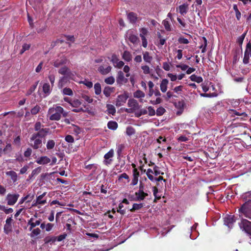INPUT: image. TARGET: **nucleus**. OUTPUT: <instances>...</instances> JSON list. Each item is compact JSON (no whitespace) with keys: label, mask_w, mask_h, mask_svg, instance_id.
I'll use <instances>...</instances> for the list:
<instances>
[{"label":"nucleus","mask_w":251,"mask_h":251,"mask_svg":"<svg viewBox=\"0 0 251 251\" xmlns=\"http://www.w3.org/2000/svg\"><path fill=\"white\" fill-rule=\"evenodd\" d=\"M30 146L34 149H38L42 147V137L38 136V134H36L35 133L32 135L30 139Z\"/></svg>","instance_id":"7ed1b4c3"},{"label":"nucleus","mask_w":251,"mask_h":251,"mask_svg":"<svg viewBox=\"0 0 251 251\" xmlns=\"http://www.w3.org/2000/svg\"><path fill=\"white\" fill-rule=\"evenodd\" d=\"M65 76L69 80L71 79L76 81V73L75 72L71 71L70 70H69Z\"/></svg>","instance_id":"cd10ccee"},{"label":"nucleus","mask_w":251,"mask_h":251,"mask_svg":"<svg viewBox=\"0 0 251 251\" xmlns=\"http://www.w3.org/2000/svg\"><path fill=\"white\" fill-rule=\"evenodd\" d=\"M190 79L197 83H201L203 79L201 76H197L195 75H192L190 76Z\"/></svg>","instance_id":"c9c22d12"},{"label":"nucleus","mask_w":251,"mask_h":251,"mask_svg":"<svg viewBox=\"0 0 251 251\" xmlns=\"http://www.w3.org/2000/svg\"><path fill=\"white\" fill-rule=\"evenodd\" d=\"M98 168V165L95 164H89L85 166V168L88 170H92V174H94L96 173V170Z\"/></svg>","instance_id":"c756f323"},{"label":"nucleus","mask_w":251,"mask_h":251,"mask_svg":"<svg viewBox=\"0 0 251 251\" xmlns=\"http://www.w3.org/2000/svg\"><path fill=\"white\" fill-rule=\"evenodd\" d=\"M245 52L249 53V54H251V42L250 41L247 44Z\"/></svg>","instance_id":"774afa93"},{"label":"nucleus","mask_w":251,"mask_h":251,"mask_svg":"<svg viewBox=\"0 0 251 251\" xmlns=\"http://www.w3.org/2000/svg\"><path fill=\"white\" fill-rule=\"evenodd\" d=\"M143 57L144 61L148 64H151L152 60V57L148 51L143 52Z\"/></svg>","instance_id":"4be33fe9"},{"label":"nucleus","mask_w":251,"mask_h":251,"mask_svg":"<svg viewBox=\"0 0 251 251\" xmlns=\"http://www.w3.org/2000/svg\"><path fill=\"white\" fill-rule=\"evenodd\" d=\"M188 5L186 4H183L179 6V13L182 15H184L186 14L188 11Z\"/></svg>","instance_id":"c85d7f7f"},{"label":"nucleus","mask_w":251,"mask_h":251,"mask_svg":"<svg viewBox=\"0 0 251 251\" xmlns=\"http://www.w3.org/2000/svg\"><path fill=\"white\" fill-rule=\"evenodd\" d=\"M135 132V129L132 126H127L126 129V134L128 136L134 134Z\"/></svg>","instance_id":"5fc2aeb1"},{"label":"nucleus","mask_w":251,"mask_h":251,"mask_svg":"<svg viewBox=\"0 0 251 251\" xmlns=\"http://www.w3.org/2000/svg\"><path fill=\"white\" fill-rule=\"evenodd\" d=\"M30 47V44H24L22 46V49H21L20 53L22 54L25 51L29 49Z\"/></svg>","instance_id":"e2e57ef3"},{"label":"nucleus","mask_w":251,"mask_h":251,"mask_svg":"<svg viewBox=\"0 0 251 251\" xmlns=\"http://www.w3.org/2000/svg\"><path fill=\"white\" fill-rule=\"evenodd\" d=\"M51 160L47 156H43L39 157L36 162L40 165H46L50 163Z\"/></svg>","instance_id":"f3484780"},{"label":"nucleus","mask_w":251,"mask_h":251,"mask_svg":"<svg viewBox=\"0 0 251 251\" xmlns=\"http://www.w3.org/2000/svg\"><path fill=\"white\" fill-rule=\"evenodd\" d=\"M115 90V89L114 87L106 86L104 87V88L103 90V93L105 97H109L110 96L111 94L114 92Z\"/></svg>","instance_id":"412c9836"},{"label":"nucleus","mask_w":251,"mask_h":251,"mask_svg":"<svg viewBox=\"0 0 251 251\" xmlns=\"http://www.w3.org/2000/svg\"><path fill=\"white\" fill-rule=\"evenodd\" d=\"M148 114L150 116H154L155 115V110L153 109V108L151 106H148Z\"/></svg>","instance_id":"69168bd1"},{"label":"nucleus","mask_w":251,"mask_h":251,"mask_svg":"<svg viewBox=\"0 0 251 251\" xmlns=\"http://www.w3.org/2000/svg\"><path fill=\"white\" fill-rule=\"evenodd\" d=\"M202 39L203 40V43H201V45L200 47L201 49V52L204 53L206 50V47L207 45V41L205 37H202Z\"/></svg>","instance_id":"7c9ffc66"},{"label":"nucleus","mask_w":251,"mask_h":251,"mask_svg":"<svg viewBox=\"0 0 251 251\" xmlns=\"http://www.w3.org/2000/svg\"><path fill=\"white\" fill-rule=\"evenodd\" d=\"M111 61L115 68L120 69L124 66L125 63L123 61L120 60L116 55L113 54L111 56Z\"/></svg>","instance_id":"f8f14e48"},{"label":"nucleus","mask_w":251,"mask_h":251,"mask_svg":"<svg viewBox=\"0 0 251 251\" xmlns=\"http://www.w3.org/2000/svg\"><path fill=\"white\" fill-rule=\"evenodd\" d=\"M143 206V203H134L132 206V208L130 209L131 211H133L136 210H138L142 208Z\"/></svg>","instance_id":"13d9d810"},{"label":"nucleus","mask_w":251,"mask_h":251,"mask_svg":"<svg viewBox=\"0 0 251 251\" xmlns=\"http://www.w3.org/2000/svg\"><path fill=\"white\" fill-rule=\"evenodd\" d=\"M49 130V128H41L37 133H35L42 138L48 134Z\"/></svg>","instance_id":"473e14b6"},{"label":"nucleus","mask_w":251,"mask_h":251,"mask_svg":"<svg viewBox=\"0 0 251 251\" xmlns=\"http://www.w3.org/2000/svg\"><path fill=\"white\" fill-rule=\"evenodd\" d=\"M70 105L75 108L73 110V111L75 112H79L81 111H84L83 107L81 106V101L77 99L72 100L71 102H69Z\"/></svg>","instance_id":"6e6552de"},{"label":"nucleus","mask_w":251,"mask_h":251,"mask_svg":"<svg viewBox=\"0 0 251 251\" xmlns=\"http://www.w3.org/2000/svg\"><path fill=\"white\" fill-rule=\"evenodd\" d=\"M55 145V141L53 140H49L48 141L46 147L48 150H51L54 148Z\"/></svg>","instance_id":"a18cd8bd"},{"label":"nucleus","mask_w":251,"mask_h":251,"mask_svg":"<svg viewBox=\"0 0 251 251\" xmlns=\"http://www.w3.org/2000/svg\"><path fill=\"white\" fill-rule=\"evenodd\" d=\"M145 96V93L141 90H137L133 93V97L135 98H143Z\"/></svg>","instance_id":"e433bc0d"},{"label":"nucleus","mask_w":251,"mask_h":251,"mask_svg":"<svg viewBox=\"0 0 251 251\" xmlns=\"http://www.w3.org/2000/svg\"><path fill=\"white\" fill-rule=\"evenodd\" d=\"M236 220L234 215H226L224 218V224L229 228H231Z\"/></svg>","instance_id":"9b49d317"},{"label":"nucleus","mask_w":251,"mask_h":251,"mask_svg":"<svg viewBox=\"0 0 251 251\" xmlns=\"http://www.w3.org/2000/svg\"><path fill=\"white\" fill-rule=\"evenodd\" d=\"M61 115L64 117H67L68 112L60 106H53L49 109L47 116L50 120L58 121L61 119Z\"/></svg>","instance_id":"f257e3e1"},{"label":"nucleus","mask_w":251,"mask_h":251,"mask_svg":"<svg viewBox=\"0 0 251 251\" xmlns=\"http://www.w3.org/2000/svg\"><path fill=\"white\" fill-rule=\"evenodd\" d=\"M126 37L134 45L137 44L139 42V38L133 33V31L131 30H129L126 32Z\"/></svg>","instance_id":"9d476101"},{"label":"nucleus","mask_w":251,"mask_h":251,"mask_svg":"<svg viewBox=\"0 0 251 251\" xmlns=\"http://www.w3.org/2000/svg\"><path fill=\"white\" fill-rule=\"evenodd\" d=\"M125 148V145L124 144H119L117 146V153L119 156H120L122 153V151Z\"/></svg>","instance_id":"09e8293b"},{"label":"nucleus","mask_w":251,"mask_h":251,"mask_svg":"<svg viewBox=\"0 0 251 251\" xmlns=\"http://www.w3.org/2000/svg\"><path fill=\"white\" fill-rule=\"evenodd\" d=\"M141 68L145 75H148L150 74L151 70L149 66L143 65L141 66Z\"/></svg>","instance_id":"de8ad7c7"},{"label":"nucleus","mask_w":251,"mask_h":251,"mask_svg":"<svg viewBox=\"0 0 251 251\" xmlns=\"http://www.w3.org/2000/svg\"><path fill=\"white\" fill-rule=\"evenodd\" d=\"M37 218V215L35 214L27 222V226H29V230L31 231L33 228L41 224V219L36 220Z\"/></svg>","instance_id":"0eeeda50"},{"label":"nucleus","mask_w":251,"mask_h":251,"mask_svg":"<svg viewBox=\"0 0 251 251\" xmlns=\"http://www.w3.org/2000/svg\"><path fill=\"white\" fill-rule=\"evenodd\" d=\"M127 18L130 23H134L137 20V16L135 13L130 12L128 14Z\"/></svg>","instance_id":"2f4dec72"},{"label":"nucleus","mask_w":251,"mask_h":251,"mask_svg":"<svg viewBox=\"0 0 251 251\" xmlns=\"http://www.w3.org/2000/svg\"><path fill=\"white\" fill-rule=\"evenodd\" d=\"M228 112L232 116H244V117H247V114L244 112H239L236 110L234 109H229L228 110Z\"/></svg>","instance_id":"a878e982"},{"label":"nucleus","mask_w":251,"mask_h":251,"mask_svg":"<svg viewBox=\"0 0 251 251\" xmlns=\"http://www.w3.org/2000/svg\"><path fill=\"white\" fill-rule=\"evenodd\" d=\"M41 167H38L32 170L31 175L29 176L30 178L39 174L41 172Z\"/></svg>","instance_id":"3c124183"},{"label":"nucleus","mask_w":251,"mask_h":251,"mask_svg":"<svg viewBox=\"0 0 251 251\" xmlns=\"http://www.w3.org/2000/svg\"><path fill=\"white\" fill-rule=\"evenodd\" d=\"M20 195L18 194H8L6 196V200L9 205H13L17 202Z\"/></svg>","instance_id":"1a4fd4ad"},{"label":"nucleus","mask_w":251,"mask_h":251,"mask_svg":"<svg viewBox=\"0 0 251 251\" xmlns=\"http://www.w3.org/2000/svg\"><path fill=\"white\" fill-rule=\"evenodd\" d=\"M46 193H44L42 195L38 196L36 199V203H38L41 205H44L47 202L46 199H44V196L46 195Z\"/></svg>","instance_id":"393cba45"},{"label":"nucleus","mask_w":251,"mask_h":251,"mask_svg":"<svg viewBox=\"0 0 251 251\" xmlns=\"http://www.w3.org/2000/svg\"><path fill=\"white\" fill-rule=\"evenodd\" d=\"M69 70L70 69L68 67L64 66L59 70L58 73L64 75V76H65Z\"/></svg>","instance_id":"6e6d98bb"},{"label":"nucleus","mask_w":251,"mask_h":251,"mask_svg":"<svg viewBox=\"0 0 251 251\" xmlns=\"http://www.w3.org/2000/svg\"><path fill=\"white\" fill-rule=\"evenodd\" d=\"M242 198L245 201V202L239 209V212L246 217L251 218L249 211L251 209V191L244 193L242 195Z\"/></svg>","instance_id":"f03ea898"},{"label":"nucleus","mask_w":251,"mask_h":251,"mask_svg":"<svg viewBox=\"0 0 251 251\" xmlns=\"http://www.w3.org/2000/svg\"><path fill=\"white\" fill-rule=\"evenodd\" d=\"M125 80L124 74L121 71H119L117 74V82L118 83H122Z\"/></svg>","instance_id":"bb28decb"},{"label":"nucleus","mask_w":251,"mask_h":251,"mask_svg":"<svg viewBox=\"0 0 251 251\" xmlns=\"http://www.w3.org/2000/svg\"><path fill=\"white\" fill-rule=\"evenodd\" d=\"M240 228L248 235L251 236V222L246 219L242 220L239 223Z\"/></svg>","instance_id":"39448f33"},{"label":"nucleus","mask_w":251,"mask_h":251,"mask_svg":"<svg viewBox=\"0 0 251 251\" xmlns=\"http://www.w3.org/2000/svg\"><path fill=\"white\" fill-rule=\"evenodd\" d=\"M69 81V79L65 76H63L59 79L58 83V87L59 88H62L66 85Z\"/></svg>","instance_id":"aec40b11"},{"label":"nucleus","mask_w":251,"mask_h":251,"mask_svg":"<svg viewBox=\"0 0 251 251\" xmlns=\"http://www.w3.org/2000/svg\"><path fill=\"white\" fill-rule=\"evenodd\" d=\"M80 83H82L86 85L88 88H91L93 87V83L87 79H85L83 81H81L79 82Z\"/></svg>","instance_id":"bf43d9fd"},{"label":"nucleus","mask_w":251,"mask_h":251,"mask_svg":"<svg viewBox=\"0 0 251 251\" xmlns=\"http://www.w3.org/2000/svg\"><path fill=\"white\" fill-rule=\"evenodd\" d=\"M200 95L202 97L212 98L216 97L217 94L216 93H201Z\"/></svg>","instance_id":"052dcab7"},{"label":"nucleus","mask_w":251,"mask_h":251,"mask_svg":"<svg viewBox=\"0 0 251 251\" xmlns=\"http://www.w3.org/2000/svg\"><path fill=\"white\" fill-rule=\"evenodd\" d=\"M153 195L155 197L154 201L156 200H159L161 197V195L158 194V189L156 187H152Z\"/></svg>","instance_id":"603ef678"},{"label":"nucleus","mask_w":251,"mask_h":251,"mask_svg":"<svg viewBox=\"0 0 251 251\" xmlns=\"http://www.w3.org/2000/svg\"><path fill=\"white\" fill-rule=\"evenodd\" d=\"M114 155V151L113 150H110L107 153H106L104 156V163L105 165H108L111 164L112 159L111 158L113 157Z\"/></svg>","instance_id":"2eb2a0df"},{"label":"nucleus","mask_w":251,"mask_h":251,"mask_svg":"<svg viewBox=\"0 0 251 251\" xmlns=\"http://www.w3.org/2000/svg\"><path fill=\"white\" fill-rule=\"evenodd\" d=\"M62 93L64 95L71 96L73 95V92L72 89L70 88H65L62 90Z\"/></svg>","instance_id":"49530a36"},{"label":"nucleus","mask_w":251,"mask_h":251,"mask_svg":"<svg viewBox=\"0 0 251 251\" xmlns=\"http://www.w3.org/2000/svg\"><path fill=\"white\" fill-rule=\"evenodd\" d=\"M38 82H39V81H37V82H35V83L34 84H33L30 87V88L29 89V90L27 91V92L26 93L27 96H29V95H31L35 91V90L36 89V88L37 86Z\"/></svg>","instance_id":"c03bdc74"},{"label":"nucleus","mask_w":251,"mask_h":251,"mask_svg":"<svg viewBox=\"0 0 251 251\" xmlns=\"http://www.w3.org/2000/svg\"><path fill=\"white\" fill-rule=\"evenodd\" d=\"M127 105L129 108H126L125 110L128 113L135 112L140 107L137 101L134 99H129L127 102Z\"/></svg>","instance_id":"20e7f679"},{"label":"nucleus","mask_w":251,"mask_h":251,"mask_svg":"<svg viewBox=\"0 0 251 251\" xmlns=\"http://www.w3.org/2000/svg\"><path fill=\"white\" fill-rule=\"evenodd\" d=\"M189 140V137H187L185 135H182L178 137L177 140L178 142H185Z\"/></svg>","instance_id":"338daca9"},{"label":"nucleus","mask_w":251,"mask_h":251,"mask_svg":"<svg viewBox=\"0 0 251 251\" xmlns=\"http://www.w3.org/2000/svg\"><path fill=\"white\" fill-rule=\"evenodd\" d=\"M104 82L107 84L112 85L115 82V78L113 76H111L105 78Z\"/></svg>","instance_id":"4d7b16f0"},{"label":"nucleus","mask_w":251,"mask_h":251,"mask_svg":"<svg viewBox=\"0 0 251 251\" xmlns=\"http://www.w3.org/2000/svg\"><path fill=\"white\" fill-rule=\"evenodd\" d=\"M30 236L31 237H34L39 235L41 233V230L39 228H36L34 229H32L31 231Z\"/></svg>","instance_id":"37998d69"},{"label":"nucleus","mask_w":251,"mask_h":251,"mask_svg":"<svg viewBox=\"0 0 251 251\" xmlns=\"http://www.w3.org/2000/svg\"><path fill=\"white\" fill-rule=\"evenodd\" d=\"M122 58L126 62H130L132 60V56L130 52L125 50L122 54Z\"/></svg>","instance_id":"6ab92c4d"},{"label":"nucleus","mask_w":251,"mask_h":251,"mask_svg":"<svg viewBox=\"0 0 251 251\" xmlns=\"http://www.w3.org/2000/svg\"><path fill=\"white\" fill-rule=\"evenodd\" d=\"M95 93L97 95L100 94L101 92V88L100 83H96L94 85Z\"/></svg>","instance_id":"a19ab883"},{"label":"nucleus","mask_w":251,"mask_h":251,"mask_svg":"<svg viewBox=\"0 0 251 251\" xmlns=\"http://www.w3.org/2000/svg\"><path fill=\"white\" fill-rule=\"evenodd\" d=\"M51 88L49 83H46L43 86V91L44 93L49 95L50 94Z\"/></svg>","instance_id":"72a5a7b5"},{"label":"nucleus","mask_w":251,"mask_h":251,"mask_svg":"<svg viewBox=\"0 0 251 251\" xmlns=\"http://www.w3.org/2000/svg\"><path fill=\"white\" fill-rule=\"evenodd\" d=\"M165 111L166 110L165 108H164L163 107L160 106L159 108H158L156 110V115L158 116H161L165 113Z\"/></svg>","instance_id":"680f3d73"},{"label":"nucleus","mask_w":251,"mask_h":251,"mask_svg":"<svg viewBox=\"0 0 251 251\" xmlns=\"http://www.w3.org/2000/svg\"><path fill=\"white\" fill-rule=\"evenodd\" d=\"M140 31V36L141 38V39L146 38V36L148 33V30L146 28H141L139 30Z\"/></svg>","instance_id":"ea45409f"},{"label":"nucleus","mask_w":251,"mask_h":251,"mask_svg":"<svg viewBox=\"0 0 251 251\" xmlns=\"http://www.w3.org/2000/svg\"><path fill=\"white\" fill-rule=\"evenodd\" d=\"M112 68L109 65H100L98 69L100 73L102 75H106L110 73L111 71Z\"/></svg>","instance_id":"4468645a"},{"label":"nucleus","mask_w":251,"mask_h":251,"mask_svg":"<svg viewBox=\"0 0 251 251\" xmlns=\"http://www.w3.org/2000/svg\"><path fill=\"white\" fill-rule=\"evenodd\" d=\"M0 210L3 211L6 214H9L13 211L11 208H6L5 206L0 204Z\"/></svg>","instance_id":"8fccbe9b"},{"label":"nucleus","mask_w":251,"mask_h":251,"mask_svg":"<svg viewBox=\"0 0 251 251\" xmlns=\"http://www.w3.org/2000/svg\"><path fill=\"white\" fill-rule=\"evenodd\" d=\"M128 97V93L126 92L122 94L118 95L116 100V106L120 107L123 105L126 102Z\"/></svg>","instance_id":"423d86ee"},{"label":"nucleus","mask_w":251,"mask_h":251,"mask_svg":"<svg viewBox=\"0 0 251 251\" xmlns=\"http://www.w3.org/2000/svg\"><path fill=\"white\" fill-rule=\"evenodd\" d=\"M175 106L176 108H179V110L176 112L177 115H180L182 113L183 109V102L182 101H178L177 103H176Z\"/></svg>","instance_id":"f704fd0d"},{"label":"nucleus","mask_w":251,"mask_h":251,"mask_svg":"<svg viewBox=\"0 0 251 251\" xmlns=\"http://www.w3.org/2000/svg\"><path fill=\"white\" fill-rule=\"evenodd\" d=\"M153 174H154L153 170H152L151 169H148L147 170L146 174L150 180L153 182L154 180L155 179V177H154L153 176H152Z\"/></svg>","instance_id":"79ce46f5"},{"label":"nucleus","mask_w":251,"mask_h":251,"mask_svg":"<svg viewBox=\"0 0 251 251\" xmlns=\"http://www.w3.org/2000/svg\"><path fill=\"white\" fill-rule=\"evenodd\" d=\"M6 175L10 177L13 182H16L18 179V175L17 173L13 171L6 172Z\"/></svg>","instance_id":"b1692460"},{"label":"nucleus","mask_w":251,"mask_h":251,"mask_svg":"<svg viewBox=\"0 0 251 251\" xmlns=\"http://www.w3.org/2000/svg\"><path fill=\"white\" fill-rule=\"evenodd\" d=\"M135 200L137 201H141L144 200L148 194L144 191H138L135 193Z\"/></svg>","instance_id":"a211bd4d"},{"label":"nucleus","mask_w":251,"mask_h":251,"mask_svg":"<svg viewBox=\"0 0 251 251\" xmlns=\"http://www.w3.org/2000/svg\"><path fill=\"white\" fill-rule=\"evenodd\" d=\"M40 106L38 105H36L31 109L30 112L32 115H36L40 111Z\"/></svg>","instance_id":"864d4df0"},{"label":"nucleus","mask_w":251,"mask_h":251,"mask_svg":"<svg viewBox=\"0 0 251 251\" xmlns=\"http://www.w3.org/2000/svg\"><path fill=\"white\" fill-rule=\"evenodd\" d=\"M169 81L168 79L164 78L161 81L160 85V90L163 93L167 91Z\"/></svg>","instance_id":"5701e85b"},{"label":"nucleus","mask_w":251,"mask_h":251,"mask_svg":"<svg viewBox=\"0 0 251 251\" xmlns=\"http://www.w3.org/2000/svg\"><path fill=\"white\" fill-rule=\"evenodd\" d=\"M107 127L109 129L115 130L118 127V124L116 122L109 121L107 124Z\"/></svg>","instance_id":"4c0bfd02"},{"label":"nucleus","mask_w":251,"mask_h":251,"mask_svg":"<svg viewBox=\"0 0 251 251\" xmlns=\"http://www.w3.org/2000/svg\"><path fill=\"white\" fill-rule=\"evenodd\" d=\"M13 219L11 217L7 218L4 226L3 231L6 234H9L12 231V223Z\"/></svg>","instance_id":"ddd939ff"},{"label":"nucleus","mask_w":251,"mask_h":251,"mask_svg":"<svg viewBox=\"0 0 251 251\" xmlns=\"http://www.w3.org/2000/svg\"><path fill=\"white\" fill-rule=\"evenodd\" d=\"M162 24L164 26L165 28L167 31L171 30V26H170V23L168 21H167V20H163V21L162 22Z\"/></svg>","instance_id":"0e129e2a"},{"label":"nucleus","mask_w":251,"mask_h":251,"mask_svg":"<svg viewBox=\"0 0 251 251\" xmlns=\"http://www.w3.org/2000/svg\"><path fill=\"white\" fill-rule=\"evenodd\" d=\"M106 107H107V111H108V113L112 114V115H113L115 114L116 109L113 105L108 104L106 105Z\"/></svg>","instance_id":"58836bf2"},{"label":"nucleus","mask_w":251,"mask_h":251,"mask_svg":"<svg viewBox=\"0 0 251 251\" xmlns=\"http://www.w3.org/2000/svg\"><path fill=\"white\" fill-rule=\"evenodd\" d=\"M140 174L137 169H133L132 171V179L130 183V185L135 186L137 184L138 182V178Z\"/></svg>","instance_id":"dca6fc26"}]
</instances>
